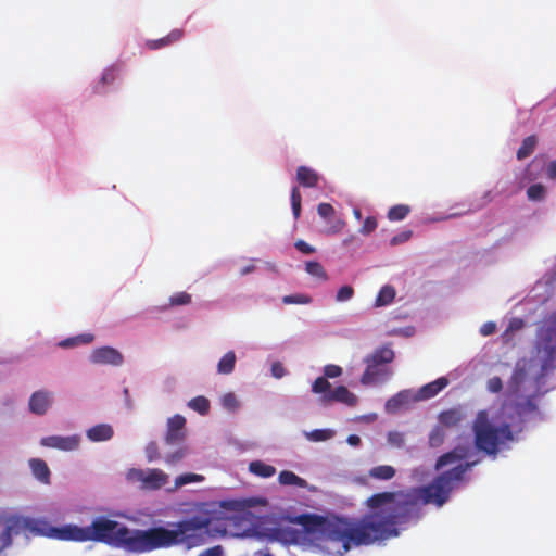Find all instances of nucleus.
I'll return each instance as SVG.
<instances>
[{
    "label": "nucleus",
    "mask_w": 556,
    "mask_h": 556,
    "mask_svg": "<svg viewBox=\"0 0 556 556\" xmlns=\"http://www.w3.org/2000/svg\"><path fill=\"white\" fill-rule=\"evenodd\" d=\"M377 226H378L377 219L374 216H368L364 220V223L359 229V232L362 235L367 236V235L371 233L377 228Z\"/></svg>",
    "instance_id": "nucleus-49"
},
{
    "label": "nucleus",
    "mask_w": 556,
    "mask_h": 556,
    "mask_svg": "<svg viewBox=\"0 0 556 556\" xmlns=\"http://www.w3.org/2000/svg\"><path fill=\"white\" fill-rule=\"evenodd\" d=\"M294 245L303 254H313L315 252V248L309 245L304 240H298Z\"/></svg>",
    "instance_id": "nucleus-56"
},
{
    "label": "nucleus",
    "mask_w": 556,
    "mask_h": 556,
    "mask_svg": "<svg viewBox=\"0 0 556 556\" xmlns=\"http://www.w3.org/2000/svg\"><path fill=\"white\" fill-rule=\"evenodd\" d=\"M191 303V295L187 292H178L169 298V306L188 305Z\"/></svg>",
    "instance_id": "nucleus-44"
},
{
    "label": "nucleus",
    "mask_w": 556,
    "mask_h": 556,
    "mask_svg": "<svg viewBox=\"0 0 556 556\" xmlns=\"http://www.w3.org/2000/svg\"><path fill=\"white\" fill-rule=\"evenodd\" d=\"M301 201L302 197L298 187H293L291 190V206L294 218L298 219L301 214Z\"/></svg>",
    "instance_id": "nucleus-40"
},
{
    "label": "nucleus",
    "mask_w": 556,
    "mask_h": 556,
    "mask_svg": "<svg viewBox=\"0 0 556 556\" xmlns=\"http://www.w3.org/2000/svg\"><path fill=\"white\" fill-rule=\"evenodd\" d=\"M188 406L194 412H198L200 415H207L211 407L210 401L202 395L191 399L188 403Z\"/></svg>",
    "instance_id": "nucleus-33"
},
{
    "label": "nucleus",
    "mask_w": 556,
    "mask_h": 556,
    "mask_svg": "<svg viewBox=\"0 0 556 556\" xmlns=\"http://www.w3.org/2000/svg\"><path fill=\"white\" fill-rule=\"evenodd\" d=\"M395 357L394 351L389 346H381L376 349L370 355L365 358V362L376 363L378 365L389 364Z\"/></svg>",
    "instance_id": "nucleus-22"
},
{
    "label": "nucleus",
    "mask_w": 556,
    "mask_h": 556,
    "mask_svg": "<svg viewBox=\"0 0 556 556\" xmlns=\"http://www.w3.org/2000/svg\"><path fill=\"white\" fill-rule=\"evenodd\" d=\"M172 528L148 529L149 552L184 544L195 547L208 539L227 534V520L216 510L200 508L187 519L170 525Z\"/></svg>",
    "instance_id": "nucleus-2"
},
{
    "label": "nucleus",
    "mask_w": 556,
    "mask_h": 556,
    "mask_svg": "<svg viewBox=\"0 0 556 556\" xmlns=\"http://www.w3.org/2000/svg\"><path fill=\"white\" fill-rule=\"evenodd\" d=\"M203 479H204V477H203V476H201V475H197V473H184V475L178 476V477L175 479V486H176V488H180V486L186 485V484H188V483L203 481Z\"/></svg>",
    "instance_id": "nucleus-39"
},
{
    "label": "nucleus",
    "mask_w": 556,
    "mask_h": 556,
    "mask_svg": "<svg viewBox=\"0 0 556 556\" xmlns=\"http://www.w3.org/2000/svg\"><path fill=\"white\" fill-rule=\"evenodd\" d=\"M447 384H448L447 378L441 377V378L421 387L416 395V399L421 401V400H428V399L434 397Z\"/></svg>",
    "instance_id": "nucleus-16"
},
{
    "label": "nucleus",
    "mask_w": 556,
    "mask_h": 556,
    "mask_svg": "<svg viewBox=\"0 0 556 556\" xmlns=\"http://www.w3.org/2000/svg\"><path fill=\"white\" fill-rule=\"evenodd\" d=\"M470 454V447L466 445H458L450 452L442 454L435 462V470H440L445 466L453 465L460 460L466 459Z\"/></svg>",
    "instance_id": "nucleus-12"
},
{
    "label": "nucleus",
    "mask_w": 556,
    "mask_h": 556,
    "mask_svg": "<svg viewBox=\"0 0 556 556\" xmlns=\"http://www.w3.org/2000/svg\"><path fill=\"white\" fill-rule=\"evenodd\" d=\"M146 456L149 462L155 460L160 457L159 446L156 442H150L146 446Z\"/></svg>",
    "instance_id": "nucleus-50"
},
{
    "label": "nucleus",
    "mask_w": 556,
    "mask_h": 556,
    "mask_svg": "<svg viewBox=\"0 0 556 556\" xmlns=\"http://www.w3.org/2000/svg\"><path fill=\"white\" fill-rule=\"evenodd\" d=\"M184 37L182 29H173L167 36L162 37L155 40H148L146 42L147 48L150 50H157L168 47L177 41H179Z\"/></svg>",
    "instance_id": "nucleus-18"
},
{
    "label": "nucleus",
    "mask_w": 556,
    "mask_h": 556,
    "mask_svg": "<svg viewBox=\"0 0 556 556\" xmlns=\"http://www.w3.org/2000/svg\"><path fill=\"white\" fill-rule=\"evenodd\" d=\"M395 476V469L390 465H380L369 470V477L378 480H390Z\"/></svg>",
    "instance_id": "nucleus-30"
},
{
    "label": "nucleus",
    "mask_w": 556,
    "mask_h": 556,
    "mask_svg": "<svg viewBox=\"0 0 556 556\" xmlns=\"http://www.w3.org/2000/svg\"><path fill=\"white\" fill-rule=\"evenodd\" d=\"M271 374L275 378H282L286 374V369L280 362H275L271 365Z\"/></svg>",
    "instance_id": "nucleus-57"
},
{
    "label": "nucleus",
    "mask_w": 556,
    "mask_h": 556,
    "mask_svg": "<svg viewBox=\"0 0 556 556\" xmlns=\"http://www.w3.org/2000/svg\"><path fill=\"white\" fill-rule=\"evenodd\" d=\"M353 296H354V289L351 286H342L336 294V301L337 302H346V301H350Z\"/></svg>",
    "instance_id": "nucleus-45"
},
{
    "label": "nucleus",
    "mask_w": 556,
    "mask_h": 556,
    "mask_svg": "<svg viewBox=\"0 0 556 556\" xmlns=\"http://www.w3.org/2000/svg\"><path fill=\"white\" fill-rule=\"evenodd\" d=\"M220 401L223 407L229 412H233L239 407L237 396L232 392L224 394Z\"/></svg>",
    "instance_id": "nucleus-43"
},
{
    "label": "nucleus",
    "mask_w": 556,
    "mask_h": 556,
    "mask_svg": "<svg viewBox=\"0 0 556 556\" xmlns=\"http://www.w3.org/2000/svg\"><path fill=\"white\" fill-rule=\"evenodd\" d=\"M366 369L361 377L362 384H372L389 375V371L381 367V365L371 362H365Z\"/></svg>",
    "instance_id": "nucleus-15"
},
{
    "label": "nucleus",
    "mask_w": 556,
    "mask_h": 556,
    "mask_svg": "<svg viewBox=\"0 0 556 556\" xmlns=\"http://www.w3.org/2000/svg\"><path fill=\"white\" fill-rule=\"evenodd\" d=\"M278 481L282 485H294L303 489L308 486L305 479L289 470H282L278 476Z\"/></svg>",
    "instance_id": "nucleus-25"
},
{
    "label": "nucleus",
    "mask_w": 556,
    "mask_h": 556,
    "mask_svg": "<svg viewBox=\"0 0 556 556\" xmlns=\"http://www.w3.org/2000/svg\"><path fill=\"white\" fill-rule=\"evenodd\" d=\"M119 75L121 67L118 65L114 64L105 68L96 86V91L103 92L108 86L112 85L119 77Z\"/></svg>",
    "instance_id": "nucleus-21"
},
{
    "label": "nucleus",
    "mask_w": 556,
    "mask_h": 556,
    "mask_svg": "<svg viewBox=\"0 0 556 556\" xmlns=\"http://www.w3.org/2000/svg\"><path fill=\"white\" fill-rule=\"evenodd\" d=\"M536 412L538 405L534 403L533 396H529L523 402L516 404V413L520 417H525Z\"/></svg>",
    "instance_id": "nucleus-35"
},
{
    "label": "nucleus",
    "mask_w": 556,
    "mask_h": 556,
    "mask_svg": "<svg viewBox=\"0 0 556 556\" xmlns=\"http://www.w3.org/2000/svg\"><path fill=\"white\" fill-rule=\"evenodd\" d=\"M536 142H538L536 137L533 135L525 138L520 148L517 151V159L523 160V159L530 156L535 149Z\"/></svg>",
    "instance_id": "nucleus-32"
},
{
    "label": "nucleus",
    "mask_w": 556,
    "mask_h": 556,
    "mask_svg": "<svg viewBox=\"0 0 556 556\" xmlns=\"http://www.w3.org/2000/svg\"><path fill=\"white\" fill-rule=\"evenodd\" d=\"M114 434L112 426L108 424H99L87 430L86 435L92 442H101L110 440Z\"/></svg>",
    "instance_id": "nucleus-19"
},
{
    "label": "nucleus",
    "mask_w": 556,
    "mask_h": 556,
    "mask_svg": "<svg viewBox=\"0 0 556 556\" xmlns=\"http://www.w3.org/2000/svg\"><path fill=\"white\" fill-rule=\"evenodd\" d=\"M496 330V325L493 321H488L482 325L480 328V332L482 336H490L493 334Z\"/></svg>",
    "instance_id": "nucleus-59"
},
{
    "label": "nucleus",
    "mask_w": 556,
    "mask_h": 556,
    "mask_svg": "<svg viewBox=\"0 0 556 556\" xmlns=\"http://www.w3.org/2000/svg\"><path fill=\"white\" fill-rule=\"evenodd\" d=\"M311 441L320 442L332 438L333 431L330 429H316L306 434Z\"/></svg>",
    "instance_id": "nucleus-41"
},
{
    "label": "nucleus",
    "mask_w": 556,
    "mask_h": 556,
    "mask_svg": "<svg viewBox=\"0 0 556 556\" xmlns=\"http://www.w3.org/2000/svg\"><path fill=\"white\" fill-rule=\"evenodd\" d=\"M472 431L477 450L492 456H496L502 446L514 439L510 426L508 424L492 425L485 410L478 412Z\"/></svg>",
    "instance_id": "nucleus-5"
},
{
    "label": "nucleus",
    "mask_w": 556,
    "mask_h": 556,
    "mask_svg": "<svg viewBox=\"0 0 556 556\" xmlns=\"http://www.w3.org/2000/svg\"><path fill=\"white\" fill-rule=\"evenodd\" d=\"M249 469L252 473L262 478H269L276 472V468L274 466L265 464L261 460L251 462Z\"/></svg>",
    "instance_id": "nucleus-27"
},
{
    "label": "nucleus",
    "mask_w": 556,
    "mask_h": 556,
    "mask_svg": "<svg viewBox=\"0 0 556 556\" xmlns=\"http://www.w3.org/2000/svg\"><path fill=\"white\" fill-rule=\"evenodd\" d=\"M317 213L321 218L327 219L330 223V218L334 215V208L329 203H319L317 206Z\"/></svg>",
    "instance_id": "nucleus-47"
},
{
    "label": "nucleus",
    "mask_w": 556,
    "mask_h": 556,
    "mask_svg": "<svg viewBox=\"0 0 556 556\" xmlns=\"http://www.w3.org/2000/svg\"><path fill=\"white\" fill-rule=\"evenodd\" d=\"M75 338H76L77 344H79V343L88 344V343H91L94 339L93 334H91V333L79 334Z\"/></svg>",
    "instance_id": "nucleus-60"
},
{
    "label": "nucleus",
    "mask_w": 556,
    "mask_h": 556,
    "mask_svg": "<svg viewBox=\"0 0 556 556\" xmlns=\"http://www.w3.org/2000/svg\"><path fill=\"white\" fill-rule=\"evenodd\" d=\"M30 526V520L27 518H22L17 516H13L7 519L5 528L7 534L13 533V535L20 534L21 531L28 529Z\"/></svg>",
    "instance_id": "nucleus-24"
},
{
    "label": "nucleus",
    "mask_w": 556,
    "mask_h": 556,
    "mask_svg": "<svg viewBox=\"0 0 556 556\" xmlns=\"http://www.w3.org/2000/svg\"><path fill=\"white\" fill-rule=\"evenodd\" d=\"M236 365V354L233 351L227 352L217 364V371L222 375H229L233 371Z\"/></svg>",
    "instance_id": "nucleus-28"
},
{
    "label": "nucleus",
    "mask_w": 556,
    "mask_h": 556,
    "mask_svg": "<svg viewBox=\"0 0 556 556\" xmlns=\"http://www.w3.org/2000/svg\"><path fill=\"white\" fill-rule=\"evenodd\" d=\"M408 401V392L401 391L396 395L389 399L386 403V409L389 413H394L403 404Z\"/></svg>",
    "instance_id": "nucleus-34"
},
{
    "label": "nucleus",
    "mask_w": 556,
    "mask_h": 556,
    "mask_svg": "<svg viewBox=\"0 0 556 556\" xmlns=\"http://www.w3.org/2000/svg\"><path fill=\"white\" fill-rule=\"evenodd\" d=\"M59 538L76 542H102L132 553L149 552L148 530H130L105 517L96 518L87 527L64 526L59 529Z\"/></svg>",
    "instance_id": "nucleus-3"
},
{
    "label": "nucleus",
    "mask_w": 556,
    "mask_h": 556,
    "mask_svg": "<svg viewBox=\"0 0 556 556\" xmlns=\"http://www.w3.org/2000/svg\"><path fill=\"white\" fill-rule=\"evenodd\" d=\"M305 270L313 277H316L323 281L328 280V275L324 269L323 265L316 261H308L305 263Z\"/></svg>",
    "instance_id": "nucleus-36"
},
{
    "label": "nucleus",
    "mask_w": 556,
    "mask_h": 556,
    "mask_svg": "<svg viewBox=\"0 0 556 556\" xmlns=\"http://www.w3.org/2000/svg\"><path fill=\"white\" fill-rule=\"evenodd\" d=\"M223 547L220 545H216L203 551L199 556H223Z\"/></svg>",
    "instance_id": "nucleus-58"
},
{
    "label": "nucleus",
    "mask_w": 556,
    "mask_h": 556,
    "mask_svg": "<svg viewBox=\"0 0 556 556\" xmlns=\"http://www.w3.org/2000/svg\"><path fill=\"white\" fill-rule=\"evenodd\" d=\"M545 167L543 159L535 157L526 168L525 178L529 181L535 180Z\"/></svg>",
    "instance_id": "nucleus-29"
},
{
    "label": "nucleus",
    "mask_w": 556,
    "mask_h": 556,
    "mask_svg": "<svg viewBox=\"0 0 556 556\" xmlns=\"http://www.w3.org/2000/svg\"><path fill=\"white\" fill-rule=\"evenodd\" d=\"M477 464V460L459 464L452 469L440 473L425 486L406 492L399 491V494L410 495L414 498L416 502L418 517L405 522H399L396 523V528L399 526L417 523L422 517L421 505L432 504L437 507H442L450 500L453 490H455L458 484L465 480L466 473Z\"/></svg>",
    "instance_id": "nucleus-4"
},
{
    "label": "nucleus",
    "mask_w": 556,
    "mask_h": 556,
    "mask_svg": "<svg viewBox=\"0 0 556 556\" xmlns=\"http://www.w3.org/2000/svg\"><path fill=\"white\" fill-rule=\"evenodd\" d=\"M535 349L544 357L543 369L556 359V313L543 318L538 327Z\"/></svg>",
    "instance_id": "nucleus-6"
},
{
    "label": "nucleus",
    "mask_w": 556,
    "mask_h": 556,
    "mask_svg": "<svg viewBox=\"0 0 556 556\" xmlns=\"http://www.w3.org/2000/svg\"><path fill=\"white\" fill-rule=\"evenodd\" d=\"M348 443L352 446H357L361 443V438L356 434H351L348 437Z\"/></svg>",
    "instance_id": "nucleus-63"
},
{
    "label": "nucleus",
    "mask_w": 556,
    "mask_h": 556,
    "mask_svg": "<svg viewBox=\"0 0 556 556\" xmlns=\"http://www.w3.org/2000/svg\"><path fill=\"white\" fill-rule=\"evenodd\" d=\"M42 446L56 448L61 451H74L79 446L80 437L77 434L68 437L50 435L42 438L40 441Z\"/></svg>",
    "instance_id": "nucleus-10"
},
{
    "label": "nucleus",
    "mask_w": 556,
    "mask_h": 556,
    "mask_svg": "<svg viewBox=\"0 0 556 556\" xmlns=\"http://www.w3.org/2000/svg\"><path fill=\"white\" fill-rule=\"evenodd\" d=\"M412 237V231L410 230H406V231H403L396 236H394L392 239H391V245H397V244H401V243H404L406 241H408Z\"/></svg>",
    "instance_id": "nucleus-53"
},
{
    "label": "nucleus",
    "mask_w": 556,
    "mask_h": 556,
    "mask_svg": "<svg viewBox=\"0 0 556 556\" xmlns=\"http://www.w3.org/2000/svg\"><path fill=\"white\" fill-rule=\"evenodd\" d=\"M503 389V381L500 377H492L488 381V390L492 393H498Z\"/></svg>",
    "instance_id": "nucleus-52"
},
{
    "label": "nucleus",
    "mask_w": 556,
    "mask_h": 556,
    "mask_svg": "<svg viewBox=\"0 0 556 556\" xmlns=\"http://www.w3.org/2000/svg\"><path fill=\"white\" fill-rule=\"evenodd\" d=\"M186 455V448L179 447L175 452L167 454L165 456V462L167 465H176L179 463Z\"/></svg>",
    "instance_id": "nucleus-48"
},
{
    "label": "nucleus",
    "mask_w": 556,
    "mask_h": 556,
    "mask_svg": "<svg viewBox=\"0 0 556 556\" xmlns=\"http://www.w3.org/2000/svg\"><path fill=\"white\" fill-rule=\"evenodd\" d=\"M546 189L542 184L531 185L527 190V197L530 201H541L544 199Z\"/></svg>",
    "instance_id": "nucleus-38"
},
{
    "label": "nucleus",
    "mask_w": 556,
    "mask_h": 556,
    "mask_svg": "<svg viewBox=\"0 0 556 556\" xmlns=\"http://www.w3.org/2000/svg\"><path fill=\"white\" fill-rule=\"evenodd\" d=\"M296 180L303 187L313 188L317 186L319 177L314 169L307 166H300L296 169Z\"/></svg>",
    "instance_id": "nucleus-20"
},
{
    "label": "nucleus",
    "mask_w": 556,
    "mask_h": 556,
    "mask_svg": "<svg viewBox=\"0 0 556 556\" xmlns=\"http://www.w3.org/2000/svg\"><path fill=\"white\" fill-rule=\"evenodd\" d=\"M345 226V223L341 218H337L333 222H331L330 227L327 229V233H338L340 232Z\"/></svg>",
    "instance_id": "nucleus-55"
},
{
    "label": "nucleus",
    "mask_w": 556,
    "mask_h": 556,
    "mask_svg": "<svg viewBox=\"0 0 556 556\" xmlns=\"http://www.w3.org/2000/svg\"><path fill=\"white\" fill-rule=\"evenodd\" d=\"M53 402V393L47 390L34 392L28 402L29 410L38 416L45 415Z\"/></svg>",
    "instance_id": "nucleus-11"
},
{
    "label": "nucleus",
    "mask_w": 556,
    "mask_h": 556,
    "mask_svg": "<svg viewBox=\"0 0 556 556\" xmlns=\"http://www.w3.org/2000/svg\"><path fill=\"white\" fill-rule=\"evenodd\" d=\"M528 363L527 361L522 359L517 362L514 372L511 375L510 381H509V389L513 393L517 394L521 391V384L527 378V369Z\"/></svg>",
    "instance_id": "nucleus-17"
},
{
    "label": "nucleus",
    "mask_w": 556,
    "mask_h": 556,
    "mask_svg": "<svg viewBox=\"0 0 556 556\" xmlns=\"http://www.w3.org/2000/svg\"><path fill=\"white\" fill-rule=\"evenodd\" d=\"M285 304H308L311 299L304 294H291L282 298Z\"/></svg>",
    "instance_id": "nucleus-46"
},
{
    "label": "nucleus",
    "mask_w": 556,
    "mask_h": 556,
    "mask_svg": "<svg viewBox=\"0 0 556 556\" xmlns=\"http://www.w3.org/2000/svg\"><path fill=\"white\" fill-rule=\"evenodd\" d=\"M465 419V414L459 407H453L438 415V425L442 428H456Z\"/></svg>",
    "instance_id": "nucleus-13"
},
{
    "label": "nucleus",
    "mask_w": 556,
    "mask_h": 556,
    "mask_svg": "<svg viewBox=\"0 0 556 556\" xmlns=\"http://www.w3.org/2000/svg\"><path fill=\"white\" fill-rule=\"evenodd\" d=\"M410 212V207L405 204L392 206L388 212V218L392 222L403 220Z\"/></svg>",
    "instance_id": "nucleus-37"
},
{
    "label": "nucleus",
    "mask_w": 556,
    "mask_h": 556,
    "mask_svg": "<svg viewBox=\"0 0 556 556\" xmlns=\"http://www.w3.org/2000/svg\"><path fill=\"white\" fill-rule=\"evenodd\" d=\"M395 295H396V291H395L394 287H392L390 285H386L380 289V291L376 298L375 305L377 307L387 306L393 302Z\"/></svg>",
    "instance_id": "nucleus-26"
},
{
    "label": "nucleus",
    "mask_w": 556,
    "mask_h": 556,
    "mask_svg": "<svg viewBox=\"0 0 556 556\" xmlns=\"http://www.w3.org/2000/svg\"><path fill=\"white\" fill-rule=\"evenodd\" d=\"M446 438L445 429L437 425L432 428L428 437V444L432 448L440 447Z\"/></svg>",
    "instance_id": "nucleus-31"
},
{
    "label": "nucleus",
    "mask_w": 556,
    "mask_h": 556,
    "mask_svg": "<svg viewBox=\"0 0 556 556\" xmlns=\"http://www.w3.org/2000/svg\"><path fill=\"white\" fill-rule=\"evenodd\" d=\"M77 344L76 338H68L60 342V346L70 348Z\"/></svg>",
    "instance_id": "nucleus-64"
},
{
    "label": "nucleus",
    "mask_w": 556,
    "mask_h": 556,
    "mask_svg": "<svg viewBox=\"0 0 556 556\" xmlns=\"http://www.w3.org/2000/svg\"><path fill=\"white\" fill-rule=\"evenodd\" d=\"M323 400L326 402H340L349 406H355L357 404L356 395L350 392L344 386H339L333 391L324 394Z\"/></svg>",
    "instance_id": "nucleus-14"
},
{
    "label": "nucleus",
    "mask_w": 556,
    "mask_h": 556,
    "mask_svg": "<svg viewBox=\"0 0 556 556\" xmlns=\"http://www.w3.org/2000/svg\"><path fill=\"white\" fill-rule=\"evenodd\" d=\"M324 374L326 378H337L341 376L342 368L338 365L329 364L325 366Z\"/></svg>",
    "instance_id": "nucleus-51"
},
{
    "label": "nucleus",
    "mask_w": 556,
    "mask_h": 556,
    "mask_svg": "<svg viewBox=\"0 0 556 556\" xmlns=\"http://www.w3.org/2000/svg\"><path fill=\"white\" fill-rule=\"evenodd\" d=\"M330 387L331 386L326 377H318L313 382L312 391L316 394H327L328 392H330Z\"/></svg>",
    "instance_id": "nucleus-42"
},
{
    "label": "nucleus",
    "mask_w": 556,
    "mask_h": 556,
    "mask_svg": "<svg viewBox=\"0 0 556 556\" xmlns=\"http://www.w3.org/2000/svg\"><path fill=\"white\" fill-rule=\"evenodd\" d=\"M546 173H547L548 178L556 179V161H552L547 165Z\"/></svg>",
    "instance_id": "nucleus-61"
},
{
    "label": "nucleus",
    "mask_w": 556,
    "mask_h": 556,
    "mask_svg": "<svg viewBox=\"0 0 556 556\" xmlns=\"http://www.w3.org/2000/svg\"><path fill=\"white\" fill-rule=\"evenodd\" d=\"M219 505L225 510H230V511H238L242 508L241 503L238 501H223V502H220Z\"/></svg>",
    "instance_id": "nucleus-54"
},
{
    "label": "nucleus",
    "mask_w": 556,
    "mask_h": 556,
    "mask_svg": "<svg viewBox=\"0 0 556 556\" xmlns=\"http://www.w3.org/2000/svg\"><path fill=\"white\" fill-rule=\"evenodd\" d=\"M123 361L121 352L111 346L98 348L90 354V362L93 364L119 366Z\"/></svg>",
    "instance_id": "nucleus-9"
},
{
    "label": "nucleus",
    "mask_w": 556,
    "mask_h": 556,
    "mask_svg": "<svg viewBox=\"0 0 556 556\" xmlns=\"http://www.w3.org/2000/svg\"><path fill=\"white\" fill-rule=\"evenodd\" d=\"M492 200H493L492 191H486V192H484V194H483V197H482V203H481V204H479V205H477V206L475 207V210L483 207L484 205H486L488 203H490Z\"/></svg>",
    "instance_id": "nucleus-62"
},
{
    "label": "nucleus",
    "mask_w": 556,
    "mask_h": 556,
    "mask_svg": "<svg viewBox=\"0 0 556 556\" xmlns=\"http://www.w3.org/2000/svg\"><path fill=\"white\" fill-rule=\"evenodd\" d=\"M186 437V418L175 415L167 420L165 442L168 445L180 444Z\"/></svg>",
    "instance_id": "nucleus-8"
},
{
    "label": "nucleus",
    "mask_w": 556,
    "mask_h": 556,
    "mask_svg": "<svg viewBox=\"0 0 556 556\" xmlns=\"http://www.w3.org/2000/svg\"><path fill=\"white\" fill-rule=\"evenodd\" d=\"M369 513L359 519H328L316 514H302L294 522L307 534L342 543L344 552L352 546L371 545L399 536L396 523L418 517L416 502L410 495L399 493H376L367 498Z\"/></svg>",
    "instance_id": "nucleus-1"
},
{
    "label": "nucleus",
    "mask_w": 556,
    "mask_h": 556,
    "mask_svg": "<svg viewBox=\"0 0 556 556\" xmlns=\"http://www.w3.org/2000/svg\"><path fill=\"white\" fill-rule=\"evenodd\" d=\"M29 466L33 475L42 483L48 484L50 482V469L47 463L40 458H31Z\"/></svg>",
    "instance_id": "nucleus-23"
},
{
    "label": "nucleus",
    "mask_w": 556,
    "mask_h": 556,
    "mask_svg": "<svg viewBox=\"0 0 556 556\" xmlns=\"http://www.w3.org/2000/svg\"><path fill=\"white\" fill-rule=\"evenodd\" d=\"M127 479L132 482H140L146 490H159L168 482V476L161 469H130Z\"/></svg>",
    "instance_id": "nucleus-7"
}]
</instances>
